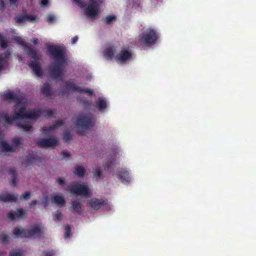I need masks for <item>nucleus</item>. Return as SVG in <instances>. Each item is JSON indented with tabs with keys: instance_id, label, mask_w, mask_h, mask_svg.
<instances>
[{
	"instance_id": "obj_4",
	"label": "nucleus",
	"mask_w": 256,
	"mask_h": 256,
	"mask_svg": "<svg viewBox=\"0 0 256 256\" xmlns=\"http://www.w3.org/2000/svg\"><path fill=\"white\" fill-rule=\"evenodd\" d=\"M103 0H89V4L85 9L88 16L93 18L98 14L100 4Z\"/></svg>"
},
{
	"instance_id": "obj_15",
	"label": "nucleus",
	"mask_w": 256,
	"mask_h": 256,
	"mask_svg": "<svg viewBox=\"0 0 256 256\" xmlns=\"http://www.w3.org/2000/svg\"><path fill=\"white\" fill-rule=\"evenodd\" d=\"M4 121L3 126H6L8 124H13V119L12 116H8V114L6 111L0 112V122Z\"/></svg>"
},
{
	"instance_id": "obj_2",
	"label": "nucleus",
	"mask_w": 256,
	"mask_h": 256,
	"mask_svg": "<svg viewBox=\"0 0 256 256\" xmlns=\"http://www.w3.org/2000/svg\"><path fill=\"white\" fill-rule=\"evenodd\" d=\"M158 38L156 31L150 28L146 29L142 34L140 41L148 46L154 44Z\"/></svg>"
},
{
	"instance_id": "obj_41",
	"label": "nucleus",
	"mask_w": 256,
	"mask_h": 256,
	"mask_svg": "<svg viewBox=\"0 0 256 256\" xmlns=\"http://www.w3.org/2000/svg\"><path fill=\"white\" fill-rule=\"evenodd\" d=\"M63 139L65 142H68L72 139V136L70 132L66 131L64 133Z\"/></svg>"
},
{
	"instance_id": "obj_1",
	"label": "nucleus",
	"mask_w": 256,
	"mask_h": 256,
	"mask_svg": "<svg viewBox=\"0 0 256 256\" xmlns=\"http://www.w3.org/2000/svg\"><path fill=\"white\" fill-rule=\"evenodd\" d=\"M47 52L58 62L49 67V72L52 78L54 80H62L63 75L62 66L66 62L63 50L60 48L49 45L47 47Z\"/></svg>"
},
{
	"instance_id": "obj_54",
	"label": "nucleus",
	"mask_w": 256,
	"mask_h": 256,
	"mask_svg": "<svg viewBox=\"0 0 256 256\" xmlns=\"http://www.w3.org/2000/svg\"><path fill=\"white\" fill-rule=\"evenodd\" d=\"M61 155L62 156L63 158H68L70 157V154L66 151H62L61 152Z\"/></svg>"
},
{
	"instance_id": "obj_11",
	"label": "nucleus",
	"mask_w": 256,
	"mask_h": 256,
	"mask_svg": "<svg viewBox=\"0 0 256 256\" xmlns=\"http://www.w3.org/2000/svg\"><path fill=\"white\" fill-rule=\"evenodd\" d=\"M108 203V200L104 198H92L88 200V204L90 207L94 210H99Z\"/></svg>"
},
{
	"instance_id": "obj_43",
	"label": "nucleus",
	"mask_w": 256,
	"mask_h": 256,
	"mask_svg": "<svg viewBox=\"0 0 256 256\" xmlns=\"http://www.w3.org/2000/svg\"><path fill=\"white\" fill-rule=\"evenodd\" d=\"M75 3L80 8H83L86 6V4L84 0H74Z\"/></svg>"
},
{
	"instance_id": "obj_19",
	"label": "nucleus",
	"mask_w": 256,
	"mask_h": 256,
	"mask_svg": "<svg viewBox=\"0 0 256 256\" xmlns=\"http://www.w3.org/2000/svg\"><path fill=\"white\" fill-rule=\"evenodd\" d=\"M42 114V111L40 109H34L26 112V118L36 120Z\"/></svg>"
},
{
	"instance_id": "obj_14",
	"label": "nucleus",
	"mask_w": 256,
	"mask_h": 256,
	"mask_svg": "<svg viewBox=\"0 0 256 256\" xmlns=\"http://www.w3.org/2000/svg\"><path fill=\"white\" fill-rule=\"evenodd\" d=\"M3 98L5 100H12L16 104H20L22 103L23 98L21 96L14 94L12 92H8L4 93Z\"/></svg>"
},
{
	"instance_id": "obj_44",
	"label": "nucleus",
	"mask_w": 256,
	"mask_h": 256,
	"mask_svg": "<svg viewBox=\"0 0 256 256\" xmlns=\"http://www.w3.org/2000/svg\"><path fill=\"white\" fill-rule=\"evenodd\" d=\"M116 18V17L114 16H108L106 18L105 21L106 24H109L112 20H115Z\"/></svg>"
},
{
	"instance_id": "obj_57",
	"label": "nucleus",
	"mask_w": 256,
	"mask_h": 256,
	"mask_svg": "<svg viewBox=\"0 0 256 256\" xmlns=\"http://www.w3.org/2000/svg\"><path fill=\"white\" fill-rule=\"evenodd\" d=\"M78 40V37L77 36H75L74 38H72V44H76Z\"/></svg>"
},
{
	"instance_id": "obj_23",
	"label": "nucleus",
	"mask_w": 256,
	"mask_h": 256,
	"mask_svg": "<svg viewBox=\"0 0 256 256\" xmlns=\"http://www.w3.org/2000/svg\"><path fill=\"white\" fill-rule=\"evenodd\" d=\"M17 197L10 194H0V201L4 202H16L17 200Z\"/></svg>"
},
{
	"instance_id": "obj_9",
	"label": "nucleus",
	"mask_w": 256,
	"mask_h": 256,
	"mask_svg": "<svg viewBox=\"0 0 256 256\" xmlns=\"http://www.w3.org/2000/svg\"><path fill=\"white\" fill-rule=\"evenodd\" d=\"M41 234L42 232L40 228L38 226H35L31 228L26 230V232H24V238H36L40 237Z\"/></svg>"
},
{
	"instance_id": "obj_36",
	"label": "nucleus",
	"mask_w": 256,
	"mask_h": 256,
	"mask_svg": "<svg viewBox=\"0 0 256 256\" xmlns=\"http://www.w3.org/2000/svg\"><path fill=\"white\" fill-rule=\"evenodd\" d=\"M82 103L84 104V106L85 110H90L92 104V102L90 100H82Z\"/></svg>"
},
{
	"instance_id": "obj_5",
	"label": "nucleus",
	"mask_w": 256,
	"mask_h": 256,
	"mask_svg": "<svg viewBox=\"0 0 256 256\" xmlns=\"http://www.w3.org/2000/svg\"><path fill=\"white\" fill-rule=\"evenodd\" d=\"M68 190L76 196H86L90 194L86 186L78 184L68 186Z\"/></svg>"
},
{
	"instance_id": "obj_3",
	"label": "nucleus",
	"mask_w": 256,
	"mask_h": 256,
	"mask_svg": "<svg viewBox=\"0 0 256 256\" xmlns=\"http://www.w3.org/2000/svg\"><path fill=\"white\" fill-rule=\"evenodd\" d=\"M16 42L24 48V50L26 54L30 57L35 60H39L41 55L38 52V50L31 46L30 44H26L20 37H16Z\"/></svg>"
},
{
	"instance_id": "obj_31",
	"label": "nucleus",
	"mask_w": 256,
	"mask_h": 256,
	"mask_svg": "<svg viewBox=\"0 0 256 256\" xmlns=\"http://www.w3.org/2000/svg\"><path fill=\"white\" fill-rule=\"evenodd\" d=\"M114 54V50L112 47L106 48L104 51V56L108 58H112Z\"/></svg>"
},
{
	"instance_id": "obj_47",
	"label": "nucleus",
	"mask_w": 256,
	"mask_h": 256,
	"mask_svg": "<svg viewBox=\"0 0 256 256\" xmlns=\"http://www.w3.org/2000/svg\"><path fill=\"white\" fill-rule=\"evenodd\" d=\"M30 196V193L29 192H26L22 195V197L26 200H29Z\"/></svg>"
},
{
	"instance_id": "obj_56",
	"label": "nucleus",
	"mask_w": 256,
	"mask_h": 256,
	"mask_svg": "<svg viewBox=\"0 0 256 256\" xmlns=\"http://www.w3.org/2000/svg\"><path fill=\"white\" fill-rule=\"evenodd\" d=\"M3 63H4V58H2V56H0V71H1L4 68V66L2 65Z\"/></svg>"
},
{
	"instance_id": "obj_35",
	"label": "nucleus",
	"mask_w": 256,
	"mask_h": 256,
	"mask_svg": "<svg viewBox=\"0 0 256 256\" xmlns=\"http://www.w3.org/2000/svg\"><path fill=\"white\" fill-rule=\"evenodd\" d=\"M55 251L54 250H44L40 256H54Z\"/></svg>"
},
{
	"instance_id": "obj_45",
	"label": "nucleus",
	"mask_w": 256,
	"mask_h": 256,
	"mask_svg": "<svg viewBox=\"0 0 256 256\" xmlns=\"http://www.w3.org/2000/svg\"><path fill=\"white\" fill-rule=\"evenodd\" d=\"M79 92H86L88 94V95L91 96L93 94L94 92L92 90H90L88 88H82V90L80 91Z\"/></svg>"
},
{
	"instance_id": "obj_8",
	"label": "nucleus",
	"mask_w": 256,
	"mask_h": 256,
	"mask_svg": "<svg viewBox=\"0 0 256 256\" xmlns=\"http://www.w3.org/2000/svg\"><path fill=\"white\" fill-rule=\"evenodd\" d=\"M42 158L40 156H38L36 152L32 151L28 153L26 156L25 160V164L26 166H30L32 164H35L39 166L40 164L42 162Z\"/></svg>"
},
{
	"instance_id": "obj_7",
	"label": "nucleus",
	"mask_w": 256,
	"mask_h": 256,
	"mask_svg": "<svg viewBox=\"0 0 256 256\" xmlns=\"http://www.w3.org/2000/svg\"><path fill=\"white\" fill-rule=\"evenodd\" d=\"M58 144V140L54 136L49 138H39L36 142L37 146L41 148H54Z\"/></svg>"
},
{
	"instance_id": "obj_60",
	"label": "nucleus",
	"mask_w": 256,
	"mask_h": 256,
	"mask_svg": "<svg viewBox=\"0 0 256 256\" xmlns=\"http://www.w3.org/2000/svg\"><path fill=\"white\" fill-rule=\"evenodd\" d=\"M3 138H4V134H3L2 132L0 130V142L1 140H2Z\"/></svg>"
},
{
	"instance_id": "obj_21",
	"label": "nucleus",
	"mask_w": 256,
	"mask_h": 256,
	"mask_svg": "<svg viewBox=\"0 0 256 256\" xmlns=\"http://www.w3.org/2000/svg\"><path fill=\"white\" fill-rule=\"evenodd\" d=\"M70 210L74 214H80L82 212V207L80 203L76 200L72 202V206Z\"/></svg>"
},
{
	"instance_id": "obj_63",
	"label": "nucleus",
	"mask_w": 256,
	"mask_h": 256,
	"mask_svg": "<svg viewBox=\"0 0 256 256\" xmlns=\"http://www.w3.org/2000/svg\"><path fill=\"white\" fill-rule=\"evenodd\" d=\"M62 95H64V94H65V92H64V90H62Z\"/></svg>"
},
{
	"instance_id": "obj_50",
	"label": "nucleus",
	"mask_w": 256,
	"mask_h": 256,
	"mask_svg": "<svg viewBox=\"0 0 256 256\" xmlns=\"http://www.w3.org/2000/svg\"><path fill=\"white\" fill-rule=\"evenodd\" d=\"M114 165V162L112 160L110 161H108L106 162L105 164V168H106L108 170L110 169L112 166Z\"/></svg>"
},
{
	"instance_id": "obj_30",
	"label": "nucleus",
	"mask_w": 256,
	"mask_h": 256,
	"mask_svg": "<svg viewBox=\"0 0 256 256\" xmlns=\"http://www.w3.org/2000/svg\"><path fill=\"white\" fill-rule=\"evenodd\" d=\"M17 125L20 128H22L25 132H28L32 128V126L30 122H26L22 124L20 122H18Z\"/></svg>"
},
{
	"instance_id": "obj_51",
	"label": "nucleus",
	"mask_w": 256,
	"mask_h": 256,
	"mask_svg": "<svg viewBox=\"0 0 256 256\" xmlns=\"http://www.w3.org/2000/svg\"><path fill=\"white\" fill-rule=\"evenodd\" d=\"M102 176V172L100 170L97 169L94 173V177L100 178Z\"/></svg>"
},
{
	"instance_id": "obj_48",
	"label": "nucleus",
	"mask_w": 256,
	"mask_h": 256,
	"mask_svg": "<svg viewBox=\"0 0 256 256\" xmlns=\"http://www.w3.org/2000/svg\"><path fill=\"white\" fill-rule=\"evenodd\" d=\"M54 16L50 14H48L46 16V20L50 23L53 22L54 20Z\"/></svg>"
},
{
	"instance_id": "obj_10",
	"label": "nucleus",
	"mask_w": 256,
	"mask_h": 256,
	"mask_svg": "<svg viewBox=\"0 0 256 256\" xmlns=\"http://www.w3.org/2000/svg\"><path fill=\"white\" fill-rule=\"evenodd\" d=\"M132 56V52L126 49H122L115 56V60L119 63L122 64L128 60Z\"/></svg>"
},
{
	"instance_id": "obj_55",
	"label": "nucleus",
	"mask_w": 256,
	"mask_h": 256,
	"mask_svg": "<svg viewBox=\"0 0 256 256\" xmlns=\"http://www.w3.org/2000/svg\"><path fill=\"white\" fill-rule=\"evenodd\" d=\"M36 204H39L38 201L37 200H32L30 204V208H33L36 206Z\"/></svg>"
},
{
	"instance_id": "obj_61",
	"label": "nucleus",
	"mask_w": 256,
	"mask_h": 256,
	"mask_svg": "<svg viewBox=\"0 0 256 256\" xmlns=\"http://www.w3.org/2000/svg\"><path fill=\"white\" fill-rule=\"evenodd\" d=\"M18 0H9L10 2V4H16Z\"/></svg>"
},
{
	"instance_id": "obj_20",
	"label": "nucleus",
	"mask_w": 256,
	"mask_h": 256,
	"mask_svg": "<svg viewBox=\"0 0 256 256\" xmlns=\"http://www.w3.org/2000/svg\"><path fill=\"white\" fill-rule=\"evenodd\" d=\"M40 92L45 96L48 97L54 94L51 86L48 83H44L40 88Z\"/></svg>"
},
{
	"instance_id": "obj_62",
	"label": "nucleus",
	"mask_w": 256,
	"mask_h": 256,
	"mask_svg": "<svg viewBox=\"0 0 256 256\" xmlns=\"http://www.w3.org/2000/svg\"><path fill=\"white\" fill-rule=\"evenodd\" d=\"M78 133L82 135V136H84V132H81L80 131H78Z\"/></svg>"
},
{
	"instance_id": "obj_59",
	"label": "nucleus",
	"mask_w": 256,
	"mask_h": 256,
	"mask_svg": "<svg viewBox=\"0 0 256 256\" xmlns=\"http://www.w3.org/2000/svg\"><path fill=\"white\" fill-rule=\"evenodd\" d=\"M32 42L34 44H37L38 42V38H32Z\"/></svg>"
},
{
	"instance_id": "obj_33",
	"label": "nucleus",
	"mask_w": 256,
	"mask_h": 256,
	"mask_svg": "<svg viewBox=\"0 0 256 256\" xmlns=\"http://www.w3.org/2000/svg\"><path fill=\"white\" fill-rule=\"evenodd\" d=\"M14 20L16 23L20 24L26 21V15L18 14L14 17Z\"/></svg>"
},
{
	"instance_id": "obj_13",
	"label": "nucleus",
	"mask_w": 256,
	"mask_h": 256,
	"mask_svg": "<svg viewBox=\"0 0 256 256\" xmlns=\"http://www.w3.org/2000/svg\"><path fill=\"white\" fill-rule=\"evenodd\" d=\"M118 177L123 184L129 183L131 180L130 174L126 168H120L119 170Z\"/></svg>"
},
{
	"instance_id": "obj_32",
	"label": "nucleus",
	"mask_w": 256,
	"mask_h": 256,
	"mask_svg": "<svg viewBox=\"0 0 256 256\" xmlns=\"http://www.w3.org/2000/svg\"><path fill=\"white\" fill-rule=\"evenodd\" d=\"M26 230L20 229L18 227L15 228L13 230V234L17 237L24 238Z\"/></svg>"
},
{
	"instance_id": "obj_22",
	"label": "nucleus",
	"mask_w": 256,
	"mask_h": 256,
	"mask_svg": "<svg viewBox=\"0 0 256 256\" xmlns=\"http://www.w3.org/2000/svg\"><path fill=\"white\" fill-rule=\"evenodd\" d=\"M74 80H70L66 82V89L80 92L82 90V88L76 86L74 84Z\"/></svg>"
},
{
	"instance_id": "obj_26",
	"label": "nucleus",
	"mask_w": 256,
	"mask_h": 256,
	"mask_svg": "<svg viewBox=\"0 0 256 256\" xmlns=\"http://www.w3.org/2000/svg\"><path fill=\"white\" fill-rule=\"evenodd\" d=\"M97 107L100 110H102L107 106V103L106 100L103 98H99L96 102Z\"/></svg>"
},
{
	"instance_id": "obj_46",
	"label": "nucleus",
	"mask_w": 256,
	"mask_h": 256,
	"mask_svg": "<svg viewBox=\"0 0 256 256\" xmlns=\"http://www.w3.org/2000/svg\"><path fill=\"white\" fill-rule=\"evenodd\" d=\"M36 16L35 15H26V21L33 22L36 20Z\"/></svg>"
},
{
	"instance_id": "obj_29",
	"label": "nucleus",
	"mask_w": 256,
	"mask_h": 256,
	"mask_svg": "<svg viewBox=\"0 0 256 256\" xmlns=\"http://www.w3.org/2000/svg\"><path fill=\"white\" fill-rule=\"evenodd\" d=\"M74 174L80 178H83L85 174V170L82 166H77L73 172Z\"/></svg>"
},
{
	"instance_id": "obj_42",
	"label": "nucleus",
	"mask_w": 256,
	"mask_h": 256,
	"mask_svg": "<svg viewBox=\"0 0 256 256\" xmlns=\"http://www.w3.org/2000/svg\"><path fill=\"white\" fill-rule=\"evenodd\" d=\"M10 52L8 50H6L4 52L0 54V56H2V58H4V63L7 62V60L10 58Z\"/></svg>"
},
{
	"instance_id": "obj_53",
	"label": "nucleus",
	"mask_w": 256,
	"mask_h": 256,
	"mask_svg": "<svg viewBox=\"0 0 256 256\" xmlns=\"http://www.w3.org/2000/svg\"><path fill=\"white\" fill-rule=\"evenodd\" d=\"M9 256H22V254L20 252L12 251L10 252Z\"/></svg>"
},
{
	"instance_id": "obj_27",
	"label": "nucleus",
	"mask_w": 256,
	"mask_h": 256,
	"mask_svg": "<svg viewBox=\"0 0 256 256\" xmlns=\"http://www.w3.org/2000/svg\"><path fill=\"white\" fill-rule=\"evenodd\" d=\"M8 172L12 174V180L10 182V184L14 186L17 184V176L16 170L14 169L10 168L8 170Z\"/></svg>"
},
{
	"instance_id": "obj_17",
	"label": "nucleus",
	"mask_w": 256,
	"mask_h": 256,
	"mask_svg": "<svg viewBox=\"0 0 256 256\" xmlns=\"http://www.w3.org/2000/svg\"><path fill=\"white\" fill-rule=\"evenodd\" d=\"M28 66L32 68V71L37 76H42V71L39 64L36 60L30 61L28 64Z\"/></svg>"
},
{
	"instance_id": "obj_34",
	"label": "nucleus",
	"mask_w": 256,
	"mask_h": 256,
	"mask_svg": "<svg viewBox=\"0 0 256 256\" xmlns=\"http://www.w3.org/2000/svg\"><path fill=\"white\" fill-rule=\"evenodd\" d=\"M0 45L4 49H5L8 46V42L6 37L1 34H0Z\"/></svg>"
},
{
	"instance_id": "obj_25",
	"label": "nucleus",
	"mask_w": 256,
	"mask_h": 256,
	"mask_svg": "<svg viewBox=\"0 0 256 256\" xmlns=\"http://www.w3.org/2000/svg\"><path fill=\"white\" fill-rule=\"evenodd\" d=\"M0 148L4 152H14L13 147L4 140L0 142Z\"/></svg>"
},
{
	"instance_id": "obj_40",
	"label": "nucleus",
	"mask_w": 256,
	"mask_h": 256,
	"mask_svg": "<svg viewBox=\"0 0 256 256\" xmlns=\"http://www.w3.org/2000/svg\"><path fill=\"white\" fill-rule=\"evenodd\" d=\"M42 114L48 118H52L54 115V110H46L42 112Z\"/></svg>"
},
{
	"instance_id": "obj_24",
	"label": "nucleus",
	"mask_w": 256,
	"mask_h": 256,
	"mask_svg": "<svg viewBox=\"0 0 256 256\" xmlns=\"http://www.w3.org/2000/svg\"><path fill=\"white\" fill-rule=\"evenodd\" d=\"M52 203L56 204L60 206H63L66 203L64 198L60 196L56 195L52 199Z\"/></svg>"
},
{
	"instance_id": "obj_37",
	"label": "nucleus",
	"mask_w": 256,
	"mask_h": 256,
	"mask_svg": "<svg viewBox=\"0 0 256 256\" xmlns=\"http://www.w3.org/2000/svg\"><path fill=\"white\" fill-rule=\"evenodd\" d=\"M62 214L59 210H56L53 214V219L54 221L60 220H62Z\"/></svg>"
},
{
	"instance_id": "obj_18",
	"label": "nucleus",
	"mask_w": 256,
	"mask_h": 256,
	"mask_svg": "<svg viewBox=\"0 0 256 256\" xmlns=\"http://www.w3.org/2000/svg\"><path fill=\"white\" fill-rule=\"evenodd\" d=\"M63 124V122L62 120H57L51 126H44L41 128V131L44 134H46L50 130H54L55 128H56Z\"/></svg>"
},
{
	"instance_id": "obj_28",
	"label": "nucleus",
	"mask_w": 256,
	"mask_h": 256,
	"mask_svg": "<svg viewBox=\"0 0 256 256\" xmlns=\"http://www.w3.org/2000/svg\"><path fill=\"white\" fill-rule=\"evenodd\" d=\"M12 145L11 146L13 147L14 152L16 150V149H18L20 147V145L22 144V142L20 138L16 137L12 139Z\"/></svg>"
},
{
	"instance_id": "obj_39",
	"label": "nucleus",
	"mask_w": 256,
	"mask_h": 256,
	"mask_svg": "<svg viewBox=\"0 0 256 256\" xmlns=\"http://www.w3.org/2000/svg\"><path fill=\"white\" fill-rule=\"evenodd\" d=\"M65 234H64V238H69L71 236V230H70V224H66L65 226Z\"/></svg>"
},
{
	"instance_id": "obj_49",
	"label": "nucleus",
	"mask_w": 256,
	"mask_h": 256,
	"mask_svg": "<svg viewBox=\"0 0 256 256\" xmlns=\"http://www.w3.org/2000/svg\"><path fill=\"white\" fill-rule=\"evenodd\" d=\"M56 182L59 184L61 186H64L66 184V182L64 180L60 177L56 179Z\"/></svg>"
},
{
	"instance_id": "obj_52",
	"label": "nucleus",
	"mask_w": 256,
	"mask_h": 256,
	"mask_svg": "<svg viewBox=\"0 0 256 256\" xmlns=\"http://www.w3.org/2000/svg\"><path fill=\"white\" fill-rule=\"evenodd\" d=\"M44 206V208H46L48 206V196H46L44 197V200L42 202Z\"/></svg>"
},
{
	"instance_id": "obj_12",
	"label": "nucleus",
	"mask_w": 256,
	"mask_h": 256,
	"mask_svg": "<svg viewBox=\"0 0 256 256\" xmlns=\"http://www.w3.org/2000/svg\"><path fill=\"white\" fill-rule=\"evenodd\" d=\"M14 110L13 112L12 118L13 119V122L16 120H22L26 118V110L24 106H22L16 112V105L14 106Z\"/></svg>"
},
{
	"instance_id": "obj_38",
	"label": "nucleus",
	"mask_w": 256,
	"mask_h": 256,
	"mask_svg": "<svg viewBox=\"0 0 256 256\" xmlns=\"http://www.w3.org/2000/svg\"><path fill=\"white\" fill-rule=\"evenodd\" d=\"M0 240L3 244H6L9 242L10 237L4 233L0 234Z\"/></svg>"
},
{
	"instance_id": "obj_58",
	"label": "nucleus",
	"mask_w": 256,
	"mask_h": 256,
	"mask_svg": "<svg viewBox=\"0 0 256 256\" xmlns=\"http://www.w3.org/2000/svg\"><path fill=\"white\" fill-rule=\"evenodd\" d=\"M48 2V0H42L41 2V4L42 6H46Z\"/></svg>"
},
{
	"instance_id": "obj_6",
	"label": "nucleus",
	"mask_w": 256,
	"mask_h": 256,
	"mask_svg": "<svg viewBox=\"0 0 256 256\" xmlns=\"http://www.w3.org/2000/svg\"><path fill=\"white\" fill-rule=\"evenodd\" d=\"M92 120L93 116L90 114L82 115L78 118L76 125L80 127L88 128L93 126Z\"/></svg>"
},
{
	"instance_id": "obj_16",
	"label": "nucleus",
	"mask_w": 256,
	"mask_h": 256,
	"mask_svg": "<svg viewBox=\"0 0 256 256\" xmlns=\"http://www.w3.org/2000/svg\"><path fill=\"white\" fill-rule=\"evenodd\" d=\"M26 212L21 208H18L16 211H10L8 214V218L10 220H14L16 217L20 218L24 215L26 214Z\"/></svg>"
}]
</instances>
